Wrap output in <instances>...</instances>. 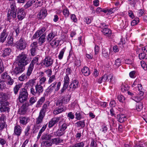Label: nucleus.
Here are the masks:
<instances>
[{"mask_svg": "<svg viewBox=\"0 0 147 147\" xmlns=\"http://www.w3.org/2000/svg\"><path fill=\"white\" fill-rule=\"evenodd\" d=\"M26 55L22 53L17 57L16 59L18 64L25 67L29 62L28 58Z\"/></svg>", "mask_w": 147, "mask_h": 147, "instance_id": "1", "label": "nucleus"}, {"mask_svg": "<svg viewBox=\"0 0 147 147\" xmlns=\"http://www.w3.org/2000/svg\"><path fill=\"white\" fill-rule=\"evenodd\" d=\"M28 94L27 90L25 88H22L20 91L18 98L19 101L22 103L27 100Z\"/></svg>", "mask_w": 147, "mask_h": 147, "instance_id": "2", "label": "nucleus"}, {"mask_svg": "<svg viewBox=\"0 0 147 147\" xmlns=\"http://www.w3.org/2000/svg\"><path fill=\"white\" fill-rule=\"evenodd\" d=\"M27 44L24 38L21 37L16 42V47L17 48L20 50L25 49L27 47Z\"/></svg>", "mask_w": 147, "mask_h": 147, "instance_id": "3", "label": "nucleus"}, {"mask_svg": "<svg viewBox=\"0 0 147 147\" xmlns=\"http://www.w3.org/2000/svg\"><path fill=\"white\" fill-rule=\"evenodd\" d=\"M61 86V82H59L57 83V82H55L48 87V91L51 92L54 90L55 92H57Z\"/></svg>", "mask_w": 147, "mask_h": 147, "instance_id": "4", "label": "nucleus"}, {"mask_svg": "<svg viewBox=\"0 0 147 147\" xmlns=\"http://www.w3.org/2000/svg\"><path fill=\"white\" fill-rule=\"evenodd\" d=\"M25 67L18 64V66L12 70L11 73L15 76L18 75L22 73L25 70Z\"/></svg>", "mask_w": 147, "mask_h": 147, "instance_id": "5", "label": "nucleus"}, {"mask_svg": "<svg viewBox=\"0 0 147 147\" xmlns=\"http://www.w3.org/2000/svg\"><path fill=\"white\" fill-rule=\"evenodd\" d=\"M38 60V57H34L31 61L28 67V70L32 73L34 68V66L39 65Z\"/></svg>", "mask_w": 147, "mask_h": 147, "instance_id": "6", "label": "nucleus"}, {"mask_svg": "<svg viewBox=\"0 0 147 147\" xmlns=\"http://www.w3.org/2000/svg\"><path fill=\"white\" fill-rule=\"evenodd\" d=\"M53 62V60L49 56H47L42 61V63L46 67H48L52 65Z\"/></svg>", "mask_w": 147, "mask_h": 147, "instance_id": "7", "label": "nucleus"}, {"mask_svg": "<svg viewBox=\"0 0 147 147\" xmlns=\"http://www.w3.org/2000/svg\"><path fill=\"white\" fill-rule=\"evenodd\" d=\"M80 86L78 80H73L69 86V90L74 91L76 89L78 88Z\"/></svg>", "mask_w": 147, "mask_h": 147, "instance_id": "8", "label": "nucleus"}, {"mask_svg": "<svg viewBox=\"0 0 147 147\" xmlns=\"http://www.w3.org/2000/svg\"><path fill=\"white\" fill-rule=\"evenodd\" d=\"M32 73L27 70L26 74H23L18 78V80L21 81H23L26 80L28 79Z\"/></svg>", "mask_w": 147, "mask_h": 147, "instance_id": "9", "label": "nucleus"}, {"mask_svg": "<svg viewBox=\"0 0 147 147\" xmlns=\"http://www.w3.org/2000/svg\"><path fill=\"white\" fill-rule=\"evenodd\" d=\"M22 130V128L20 125H16L14 127L13 134L18 137L21 135Z\"/></svg>", "mask_w": 147, "mask_h": 147, "instance_id": "10", "label": "nucleus"}, {"mask_svg": "<svg viewBox=\"0 0 147 147\" xmlns=\"http://www.w3.org/2000/svg\"><path fill=\"white\" fill-rule=\"evenodd\" d=\"M61 116L56 117L53 118L49 122V127L51 128L54 126L56 123H57L60 119L61 118Z\"/></svg>", "mask_w": 147, "mask_h": 147, "instance_id": "11", "label": "nucleus"}, {"mask_svg": "<svg viewBox=\"0 0 147 147\" xmlns=\"http://www.w3.org/2000/svg\"><path fill=\"white\" fill-rule=\"evenodd\" d=\"M17 11H12L10 9H8L7 13V18L8 20H10L12 17L13 18H15L16 17Z\"/></svg>", "mask_w": 147, "mask_h": 147, "instance_id": "12", "label": "nucleus"}, {"mask_svg": "<svg viewBox=\"0 0 147 147\" xmlns=\"http://www.w3.org/2000/svg\"><path fill=\"white\" fill-rule=\"evenodd\" d=\"M50 103L49 101L46 102L42 106L40 112L45 115L46 112L49 107Z\"/></svg>", "mask_w": 147, "mask_h": 147, "instance_id": "13", "label": "nucleus"}, {"mask_svg": "<svg viewBox=\"0 0 147 147\" xmlns=\"http://www.w3.org/2000/svg\"><path fill=\"white\" fill-rule=\"evenodd\" d=\"M0 110L1 112H5L7 111L9 112V108L7 106L8 105V102H4L0 103Z\"/></svg>", "mask_w": 147, "mask_h": 147, "instance_id": "14", "label": "nucleus"}, {"mask_svg": "<svg viewBox=\"0 0 147 147\" xmlns=\"http://www.w3.org/2000/svg\"><path fill=\"white\" fill-rule=\"evenodd\" d=\"M25 13L23 9H19L17 12V17L19 20H22L25 17Z\"/></svg>", "mask_w": 147, "mask_h": 147, "instance_id": "15", "label": "nucleus"}, {"mask_svg": "<svg viewBox=\"0 0 147 147\" xmlns=\"http://www.w3.org/2000/svg\"><path fill=\"white\" fill-rule=\"evenodd\" d=\"M8 33L7 32L6 30H4L0 34V41L1 42L3 43L5 42L8 36Z\"/></svg>", "mask_w": 147, "mask_h": 147, "instance_id": "16", "label": "nucleus"}, {"mask_svg": "<svg viewBox=\"0 0 147 147\" xmlns=\"http://www.w3.org/2000/svg\"><path fill=\"white\" fill-rule=\"evenodd\" d=\"M67 109L65 107H59L56 108L53 112V114L55 115L65 112Z\"/></svg>", "mask_w": 147, "mask_h": 147, "instance_id": "17", "label": "nucleus"}, {"mask_svg": "<svg viewBox=\"0 0 147 147\" xmlns=\"http://www.w3.org/2000/svg\"><path fill=\"white\" fill-rule=\"evenodd\" d=\"M47 15V11L45 9H41L37 15V17L39 19H43Z\"/></svg>", "mask_w": 147, "mask_h": 147, "instance_id": "18", "label": "nucleus"}, {"mask_svg": "<svg viewBox=\"0 0 147 147\" xmlns=\"http://www.w3.org/2000/svg\"><path fill=\"white\" fill-rule=\"evenodd\" d=\"M132 86L134 88V90L139 88L140 89H142V87L141 84H139V81L138 79H136L132 85Z\"/></svg>", "mask_w": 147, "mask_h": 147, "instance_id": "19", "label": "nucleus"}, {"mask_svg": "<svg viewBox=\"0 0 147 147\" xmlns=\"http://www.w3.org/2000/svg\"><path fill=\"white\" fill-rule=\"evenodd\" d=\"M46 30V28L45 27L42 28L40 30H38L33 36L32 38L34 39L38 37L40 35L42 34Z\"/></svg>", "mask_w": 147, "mask_h": 147, "instance_id": "20", "label": "nucleus"}, {"mask_svg": "<svg viewBox=\"0 0 147 147\" xmlns=\"http://www.w3.org/2000/svg\"><path fill=\"white\" fill-rule=\"evenodd\" d=\"M35 89L36 90V91L37 94L40 95L42 93L44 89L43 87L39 84L38 83H37V84L35 86Z\"/></svg>", "mask_w": 147, "mask_h": 147, "instance_id": "21", "label": "nucleus"}, {"mask_svg": "<svg viewBox=\"0 0 147 147\" xmlns=\"http://www.w3.org/2000/svg\"><path fill=\"white\" fill-rule=\"evenodd\" d=\"M27 110V108L25 105H22L18 111V113L20 115L25 114Z\"/></svg>", "mask_w": 147, "mask_h": 147, "instance_id": "22", "label": "nucleus"}, {"mask_svg": "<svg viewBox=\"0 0 147 147\" xmlns=\"http://www.w3.org/2000/svg\"><path fill=\"white\" fill-rule=\"evenodd\" d=\"M108 81H109V83L113 84L116 82V79L115 77L113 74H108Z\"/></svg>", "mask_w": 147, "mask_h": 147, "instance_id": "23", "label": "nucleus"}, {"mask_svg": "<svg viewBox=\"0 0 147 147\" xmlns=\"http://www.w3.org/2000/svg\"><path fill=\"white\" fill-rule=\"evenodd\" d=\"M45 96L41 97L37 102L36 107L37 108H39L41 107V105L45 101Z\"/></svg>", "mask_w": 147, "mask_h": 147, "instance_id": "24", "label": "nucleus"}, {"mask_svg": "<svg viewBox=\"0 0 147 147\" xmlns=\"http://www.w3.org/2000/svg\"><path fill=\"white\" fill-rule=\"evenodd\" d=\"M82 74L85 76H88L90 74L89 68L86 66H85L82 69Z\"/></svg>", "mask_w": 147, "mask_h": 147, "instance_id": "25", "label": "nucleus"}, {"mask_svg": "<svg viewBox=\"0 0 147 147\" xmlns=\"http://www.w3.org/2000/svg\"><path fill=\"white\" fill-rule=\"evenodd\" d=\"M101 32L103 34L108 36H110L111 35V31L109 29L105 28L102 29Z\"/></svg>", "mask_w": 147, "mask_h": 147, "instance_id": "26", "label": "nucleus"}, {"mask_svg": "<svg viewBox=\"0 0 147 147\" xmlns=\"http://www.w3.org/2000/svg\"><path fill=\"white\" fill-rule=\"evenodd\" d=\"M20 122L23 125H25L28 122V118L25 117L21 116L19 117Z\"/></svg>", "mask_w": 147, "mask_h": 147, "instance_id": "27", "label": "nucleus"}, {"mask_svg": "<svg viewBox=\"0 0 147 147\" xmlns=\"http://www.w3.org/2000/svg\"><path fill=\"white\" fill-rule=\"evenodd\" d=\"M0 103L2 102H8L7 100V96L4 93L1 92L0 93Z\"/></svg>", "mask_w": 147, "mask_h": 147, "instance_id": "28", "label": "nucleus"}, {"mask_svg": "<svg viewBox=\"0 0 147 147\" xmlns=\"http://www.w3.org/2000/svg\"><path fill=\"white\" fill-rule=\"evenodd\" d=\"M45 115L39 112V115L36 119V123L37 124H39L41 123L43 121V119L44 118Z\"/></svg>", "mask_w": 147, "mask_h": 147, "instance_id": "29", "label": "nucleus"}, {"mask_svg": "<svg viewBox=\"0 0 147 147\" xmlns=\"http://www.w3.org/2000/svg\"><path fill=\"white\" fill-rule=\"evenodd\" d=\"M63 140L59 138H53L51 140L52 144H55L56 145H57L59 143H63Z\"/></svg>", "mask_w": 147, "mask_h": 147, "instance_id": "30", "label": "nucleus"}, {"mask_svg": "<svg viewBox=\"0 0 147 147\" xmlns=\"http://www.w3.org/2000/svg\"><path fill=\"white\" fill-rule=\"evenodd\" d=\"M11 50L9 48H5L3 50V53L2 54V56L5 57L10 55Z\"/></svg>", "mask_w": 147, "mask_h": 147, "instance_id": "31", "label": "nucleus"}, {"mask_svg": "<svg viewBox=\"0 0 147 147\" xmlns=\"http://www.w3.org/2000/svg\"><path fill=\"white\" fill-rule=\"evenodd\" d=\"M52 137V135L51 134H46L42 136V138L43 140L49 141L50 140Z\"/></svg>", "mask_w": 147, "mask_h": 147, "instance_id": "32", "label": "nucleus"}, {"mask_svg": "<svg viewBox=\"0 0 147 147\" xmlns=\"http://www.w3.org/2000/svg\"><path fill=\"white\" fill-rule=\"evenodd\" d=\"M35 2V0H28L27 2L24 5V7L25 9L28 8L32 6Z\"/></svg>", "mask_w": 147, "mask_h": 147, "instance_id": "33", "label": "nucleus"}, {"mask_svg": "<svg viewBox=\"0 0 147 147\" xmlns=\"http://www.w3.org/2000/svg\"><path fill=\"white\" fill-rule=\"evenodd\" d=\"M52 145V143L50 142L47 141H43L41 144V147H48Z\"/></svg>", "mask_w": 147, "mask_h": 147, "instance_id": "34", "label": "nucleus"}, {"mask_svg": "<svg viewBox=\"0 0 147 147\" xmlns=\"http://www.w3.org/2000/svg\"><path fill=\"white\" fill-rule=\"evenodd\" d=\"M46 35V34H44L42 35L39 38L38 42L40 45H42V44L45 42L46 40V38H45Z\"/></svg>", "mask_w": 147, "mask_h": 147, "instance_id": "35", "label": "nucleus"}, {"mask_svg": "<svg viewBox=\"0 0 147 147\" xmlns=\"http://www.w3.org/2000/svg\"><path fill=\"white\" fill-rule=\"evenodd\" d=\"M35 80L36 79H32L30 80L28 82H27L26 83V85L28 87L30 86L31 87H33L34 85H35Z\"/></svg>", "mask_w": 147, "mask_h": 147, "instance_id": "36", "label": "nucleus"}, {"mask_svg": "<svg viewBox=\"0 0 147 147\" xmlns=\"http://www.w3.org/2000/svg\"><path fill=\"white\" fill-rule=\"evenodd\" d=\"M102 56L105 58H107L109 56V54L108 51L104 49H103L102 51Z\"/></svg>", "mask_w": 147, "mask_h": 147, "instance_id": "37", "label": "nucleus"}, {"mask_svg": "<svg viewBox=\"0 0 147 147\" xmlns=\"http://www.w3.org/2000/svg\"><path fill=\"white\" fill-rule=\"evenodd\" d=\"M22 86V84H16L13 88V91L15 94H17L20 88Z\"/></svg>", "mask_w": 147, "mask_h": 147, "instance_id": "38", "label": "nucleus"}, {"mask_svg": "<svg viewBox=\"0 0 147 147\" xmlns=\"http://www.w3.org/2000/svg\"><path fill=\"white\" fill-rule=\"evenodd\" d=\"M121 65V61L120 59L118 58L116 59L115 62L114 66L115 68H118Z\"/></svg>", "mask_w": 147, "mask_h": 147, "instance_id": "39", "label": "nucleus"}, {"mask_svg": "<svg viewBox=\"0 0 147 147\" xmlns=\"http://www.w3.org/2000/svg\"><path fill=\"white\" fill-rule=\"evenodd\" d=\"M117 117L118 121L120 123L123 122L125 119V116L123 114L118 115Z\"/></svg>", "mask_w": 147, "mask_h": 147, "instance_id": "40", "label": "nucleus"}, {"mask_svg": "<svg viewBox=\"0 0 147 147\" xmlns=\"http://www.w3.org/2000/svg\"><path fill=\"white\" fill-rule=\"evenodd\" d=\"M56 35V33L51 32L48 35L47 39L48 41H51Z\"/></svg>", "mask_w": 147, "mask_h": 147, "instance_id": "41", "label": "nucleus"}, {"mask_svg": "<svg viewBox=\"0 0 147 147\" xmlns=\"http://www.w3.org/2000/svg\"><path fill=\"white\" fill-rule=\"evenodd\" d=\"M69 81L70 80L69 77L67 75H66L64 78L63 85L68 87L69 86Z\"/></svg>", "mask_w": 147, "mask_h": 147, "instance_id": "42", "label": "nucleus"}, {"mask_svg": "<svg viewBox=\"0 0 147 147\" xmlns=\"http://www.w3.org/2000/svg\"><path fill=\"white\" fill-rule=\"evenodd\" d=\"M10 3L11 8L10 10H12V11H17V9L15 1H13L12 2H10Z\"/></svg>", "mask_w": 147, "mask_h": 147, "instance_id": "43", "label": "nucleus"}, {"mask_svg": "<svg viewBox=\"0 0 147 147\" xmlns=\"http://www.w3.org/2000/svg\"><path fill=\"white\" fill-rule=\"evenodd\" d=\"M65 132V131L60 128L59 129H58L56 131L54 132V134L57 136H60L63 135Z\"/></svg>", "mask_w": 147, "mask_h": 147, "instance_id": "44", "label": "nucleus"}, {"mask_svg": "<svg viewBox=\"0 0 147 147\" xmlns=\"http://www.w3.org/2000/svg\"><path fill=\"white\" fill-rule=\"evenodd\" d=\"M50 42V44L53 46L55 45L58 46L60 42V41L57 38H55L53 40H52Z\"/></svg>", "mask_w": 147, "mask_h": 147, "instance_id": "45", "label": "nucleus"}, {"mask_svg": "<svg viewBox=\"0 0 147 147\" xmlns=\"http://www.w3.org/2000/svg\"><path fill=\"white\" fill-rule=\"evenodd\" d=\"M77 127L83 128L85 126V123L84 121H80L75 123Z\"/></svg>", "mask_w": 147, "mask_h": 147, "instance_id": "46", "label": "nucleus"}, {"mask_svg": "<svg viewBox=\"0 0 147 147\" xmlns=\"http://www.w3.org/2000/svg\"><path fill=\"white\" fill-rule=\"evenodd\" d=\"M84 144L83 142H79L72 145L69 147H84Z\"/></svg>", "mask_w": 147, "mask_h": 147, "instance_id": "47", "label": "nucleus"}, {"mask_svg": "<svg viewBox=\"0 0 147 147\" xmlns=\"http://www.w3.org/2000/svg\"><path fill=\"white\" fill-rule=\"evenodd\" d=\"M63 103V101L62 97L59 98L57 100L56 102V105L57 106L62 107L61 106Z\"/></svg>", "mask_w": 147, "mask_h": 147, "instance_id": "48", "label": "nucleus"}, {"mask_svg": "<svg viewBox=\"0 0 147 147\" xmlns=\"http://www.w3.org/2000/svg\"><path fill=\"white\" fill-rule=\"evenodd\" d=\"M37 100L36 97L32 96L31 97L29 101V103L30 105H32Z\"/></svg>", "mask_w": 147, "mask_h": 147, "instance_id": "49", "label": "nucleus"}, {"mask_svg": "<svg viewBox=\"0 0 147 147\" xmlns=\"http://www.w3.org/2000/svg\"><path fill=\"white\" fill-rule=\"evenodd\" d=\"M63 13L65 18L68 17L69 15V10L67 8H65L63 10Z\"/></svg>", "mask_w": 147, "mask_h": 147, "instance_id": "50", "label": "nucleus"}, {"mask_svg": "<svg viewBox=\"0 0 147 147\" xmlns=\"http://www.w3.org/2000/svg\"><path fill=\"white\" fill-rule=\"evenodd\" d=\"M136 110L138 111H140L143 108L142 103L141 102H139L136 104Z\"/></svg>", "mask_w": 147, "mask_h": 147, "instance_id": "51", "label": "nucleus"}, {"mask_svg": "<svg viewBox=\"0 0 147 147\" xmlns=\"http://www.w3.org/2000/svg\"><path fill=\"white\" fill-rule=\"evenodd\" d=\"M121 91L123 92L128 90V88L127 85H125L122 84L121 86Z\"/></svg>", "mask_w": 147, "mask_h": 147, "instance_id": "52", "label": "nucleus"}, {"mask_svg": "<svg viewBox=\"0 0 147 147\" xmlns=\"http://www.w3.org/2000/svg\"><path fill=\"white\" fill-rule=\"evenodd\" d=\"M139 22V20L138 18H135L131 22V25L134 26L137 24Z\"/></svg>", "mask_w": 147, "mask_h": 147, "instance_id": "53", "label": "nucleus"}, {"mask_svg": "<svg viewBox=\"0 0 147 147\" xmlns=\"http://www.w3.org/2000/svg\"><path fill=\"white\" fill-rule=\"evenodd\" d=\"M65 50V48H64L60 51L58 56V58L59 59H62Z\"/></svg>", "mask_w": 147, "mask_h": 147, "instance_id": "54", "label": "nucleus"}, {"mask_svg": "<svg viewBox=\"0 0 147 147\" xmlns=\"http://www.w3.org/2000/svg\"><path fill=\"white\" fill-rule=\"evenodd\" d=\"M36 90L33 87H31L30 89V93L32 95L36 96L37 94Z\"/></svg>", "mask_w": 147, "mask_h": 147, "instance_id": "55", "label": "nucleus"}, {"mask_svg": "<svg viewBox=\"0 0 147 147\" xmlns=\"http://www.w3.org/2000/svg\"><path fill=\"white\" fill-rule=\"evenodd\" d=\"M142 90V89H140L139 88L135 90L137 92L136 94L140 96H143L144 94V92Z\"/></svg>", "mask_w": 147, "mask_h": 147, "instance_id": "56", "label": "nucleus"}, {"mask_svg": "<svg viewBox=\"0 0 147 147\" xmlns=\"http://www.w3.org/2000/svg\"><path fill=\"white\" fill-rule=\"evenodd\" d=\"M4 67L2 60H0V74L3 72L4 70Z\"/></svg>", "mask_w": 147, "mask_h": 147, "instance_id": "57", "label": "nucleus"}, {"mask_svg": "<svg viewBox=\"0 0 147 147\" xmlns=\"http://www.w3.org/2000/svg\"><path fill=\"white\" fill-rule=\"evenodd\" d=\"M46 80V77H43L40 78L39 80V83H38L40 85L42 84H44Z\"/></svg>", "mask_w": 147, "mask_h": 147, "instance_id": "58", "label": "nucleus"}, {"mask_svg": "<svg viewBox=\"0 0 147 147\" xmlns=\"http://www.w3.org/2000/svg\"><path fill=\"white\" fill-rule=\"evenodd\" d=\"M14 83L13 80L11 79V77L10 76L7 78V84L9 85H12Z\"/></svg>", "mask_w": 147, "mask_h": 147, "instance_id": "59", "label": "nucleus"}, {"mask_svg": "<svg viewBox=\"0 0 147 147\" xmlns=\"http://www.w3.org/2000/svg\"><path fill=\"white\" fill-rule=\"evenodd\" d=\"M55 80L56 78L55 76L54 75H52L50 77L48 82V83L49 84H51Z\"/></svg>", "mask_w": 147, "mask_h": 147, "instance_id": "60", "label": "nucleus"}, {"mask_svg": "<svg viewBox=\"0 0 147 147\" xmlns=\"http://www.w3.org/2000/svg\"><path fill=\"white\" fill-rule=\"evenodd\" d=\"M70 97H71L69 96L65 98L62 97L64 104H67L69 102L70 100Z\"/></svg>", "mask_w": 147, "mask_h": 147, "instance_id": "61", "label": "nucleus"}, {"mask_svg": "<svg viewBox=\"0 0 147 147\" xmlns=\"http://www.w3.org/2000/svg\"><path fill=\"white\" fill-rule=\"evenodd\" d=\"M145 144L141 141L139 142L138 144L136 145L134 147H145Z\"/></svg>", "mask_w": 147, "mask_h": 147, "instance_id": "62", "label": "nucleus"}, {"mask_svg": "<svg viewBox=\"0 0 147 147\" xmlns=\"http://www.w3.org/2000/svg\"><path fill=\"white\" fill-rule=\"evenodd\" d=\"M31 48L37 49L38 44L37 42H34L31 44L30 46Z\"/></svg>", "mask_w": 147, "mask_h": 147, "instance_id": "63", "label": "nucleus"}, {"mask_svg": "<svg viewBox=\"0 0 147 147\" xmlns=\"http://www.w3.org/2000/svg\"><path fill=\"white\" fill-rule=\"evenodd\" d=\"M68 125L67 123H64L61 126L60 128L65 131V130L66 129Z\"/></svg>", "mask_w": 147, "mask_h": 147, "instance_id": "64", "label": "nucleus"}]
</instances>
